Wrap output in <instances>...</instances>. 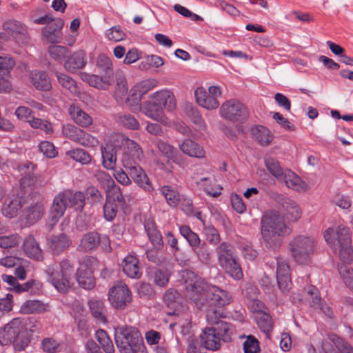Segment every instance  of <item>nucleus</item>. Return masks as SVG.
<instances>
[{
  "label": "nucleus",
  "instance_id": "1",
  "mask_svg": "<svg viewBox=\"0 0 353 353\" xmlns=\"http://www.w3.org/2000/svg\"><path fill=\"white\" fill-rule=\"evenodd\" d=\"M185 295L199 310L204 307L217 305L219 307L230 304L232 296L225 290L211 285L192 271L186 272ZM223 311L221 308L209 309L206 318L212 326L217 325L223 320Z\"/></svg>",
  "mask_w": 353,
  "mask_h": 353
},
{
  "label": "nucleus",
  "instance_id": "2",
  "mask_svg": "<svg viewBox=\"0 0 353 353\" xmlns=\"http://www.w3.org/2000/svg\"><path fill=\"white\" fill-rule=\"evenodd\" d=\"M34 321L32 326L29 327L30 332H34L39 323L33 319H24L21 318L13 319L0 330V345H7L12 343L16 350H23L30 343L28 328L26 327L27 321Z\"/></svg>",
  "mask_w": 353,
  "mask_h": 353
},
{
  "label": "nucleus",
  "instance_id": "3",
  "mask_svg": "<svg viewBox=\"0 0 353 353\" xmlns=\"http://www.w3.org/2000/svg\"><path fill=\"white\" fill-rule=\"evenodd\" d=\"M290 233L278 212H270L261 220V234L266 248L275 250L281 244V236Z\"/></svg>",
  "mask_w": 353,
  "mask_h": 353
},
{
  "label": "nucleus",
  "instance_id": "4",
  "mask_svg": "<svg viewBox=\"0 0 353 353\" xmlns=\"http://www.w3.org/2000/svg\"><path fill=\"white\" fill-rule=\"evenodd\" d=\"M324 239L331 248L345 263L352 260L351 233L349 228L339 225L328 228Z\"/></svg>",
  "mask_w": 353,
  "mask_h": 353
},
{
  "label": "nucleus",
  "instance_id": "5",
  "mask_svg": "<svg viewBox=\"0 0 353 353\" xmlns=\"http://www.w3.org/2000/svg\"><path fill=\"white\" fill-rule=\"evenodd\" d=\"M114 339L121 353H138L145 348L141 332L133 326L121 325L116 327Z\"/></svg>",
  "mask_w": 353,
  "mask_h": 353
},
{
  "label": "nucleus",
  "instance_id": "6",
  "mask_svg": "<svg viewBox=\"0 0 353 353\" xmlns=\"http://www.w3.org/2000/svg\"><path fill=\"white\" fill-rule=\"evenodd\" d=\"M316 245V241L314 237L306 234H300L290 241L289 250L296 263L301 265H308L314 254Z\"/></svg>",
  "mask_w": 353,
  "mask_h": 353
},
{
  "label": "nucleus",
  "instance_id": "7",
  "mask_svg": "<svg viewBox=\"0 0 353 353\" xmlns=\"http://www.w3.org/2000/svg\"><path fill=\"white\" fill-rule=\"evenodd\" d=\"M73 271L68 260H62L59 264L50 265L45 270L48 281L60 292H65L70 288V279Z\"/></svg>",
  "mask_w": 353,
  "mask_h": 353
},
{
  "label": "nucleus",
  "instance_id": "8",
  "mask_svg": "<svg viewBox=\"0 0 353 353\" xmlns=\"http://www.w3.org/2000/svg\"><path fill=\"white\" fill-rule=\"evenodd\" d=\"M219 112L221 117L233 122L243 123L250 115L247 107L236 99L225 101L221 105Z\"/></svg>",
  "mask_w": 353,
  "mask_h": 353
},
{
  "label": "nucleus",
  "instance_id": "9",
  "mask_svg": "<svg viewBox=\"0 0 353 353\" xmlns=\"http://www.w3.org/2000/svg\"><path fill=\"white\" fill-rule=\"evenodd\" d=\"M108 299L114 307L123 309L132 301L131 292L125 283L119 281L110 289Z\"/></svg>",
  "mask_w": 353,
  "mask_h": 353
},
{
  "label": "nucleus",
  "instance_id": "10",
  "mask_svg": "<svg viewBox=\"0 0 353 353\" xmlns=\"http://www.w3.org/2000/svg\"><path fill=\"white\" fill-rule=\"evenodd\" d=\"M140 111L147 117L164 125H168L170 123L165 112L154 99L149 98L143 101L140 105Z\"/></svg>",
  "mask_w": 353,
  "mask_h": 353
},
{
  "label": "nucleus",
  "instance_id": "11",
  "mask_svg": "<svg viewBox=\"0 0 353 353\" xmlns=\"http://www.w3.org/2000/svg\"><path fill=\"white\" fill-rule=\"evenodd\" d=\"M149 98L156 100L164 112H173L176 108L175 95L170 90L163 89L157 91L151 94Z\"/></svg>",
  "mask_w": 353,
  "mask_h": 353
},
{
  "label": "nucleus",
  "instance_id": "12",
  "mask_svg": "<svg viewBox=\"0 0 353 353\" xmlns=\"http://www.w3.org/2000/svg\"><path fill=\"white\" fill-rule=\"evenodd\" d=\"M276 279L281 291L284 294H288L291 289L292 281L289 265L284 260H277Z\"/></svg>",
  "mask_w": 353,
  "mask_h": 353
},
{
  "label": "nucleus",
  "instance_id": "13",
  "mask_svg": "<svg viewBox=\"0 0 353 353\" xmlns=\"http://www.w3.org/2000/svg\"><path fill=\"white\" fill-rule=\"evenodd\" d=\"M87 64L86 53L83 50H79L66 57L63 68L70 73H75L77 70L83 69Z\"/></svg>",
  "mask_w": 353,
  "mask_h": 353
},
{
  "label": "nucleus",
  "instance_id": "14",
  "mask_svg": "<svg viewBox=\"0 0 353 353\" xmlns=\"http://www.w3.org/2000/svg\"><path fill=\"white\" fill-rule=\"evenodd\" d=\"M71 240L65 234L52 235L47 239V248L53 254L59 255L71 245Z\"/></svg>",
  "mask_w": 353,
  "mask_h": 353
},
{
  "label": "nucleus",
  "instance_id": "15",
  "mask_svg": "<svg viewBox=\"0 0 353 353\" xmlns=\"http://www.w3.org/2000/svg\"><path fill=\"white\" fill-rule=\"evenodd\" d=\"M67 207H68V205L64 192H60L55 196L49 215L52 224L57 223L59 219L63 216Z\"/></svg>",
  "mask_w": 353,
  "mask_h": 353
},
{
  "label": "nucleus",
  "instance_id": "16",
  "mask_svg": "<svg viewBox=\"0 0 353 353\" xmlns=\"http://www.w3.org/2000/svg\"><path fill=\"white\" fill-rule=\"evenodd\" d=\"M44 214V205L41 201L32 200L24 208V216L30 225H33L41 219Z\"/></svg>",
  "mask_w": 353,
  "mask_h": 353
},
{
  "label": "nucleus",
  "instance_id": "17",
  "mask_svg": "<svg viewBox=\"0 0 353 353\" xmlns=\"http://www.w3.org/2000/svg\"><path fill=\"white\" fill-rule=\"evenodd\" d=\"M194 96L198 105L207 110H215L219 105V101L202 87L195 90Z\"/></svg>",
  "mask_w": 353,
  "mask_h": 353
},
{
  "label": "nucleus",
  "instance_id": "18",
  "mask_svg": "<svg viewBox=\"0 0 353 353\" xmlns=\"http://www.w3.org/2000/svg\"><path fill=\"white\" fill-rule=\"evenodd\" d=\"M3 29L9 32L17 40L22 43L28 39V30L26 27L21 22L15 20H8L3 25Z\"/></svg>",
  "mask_w": 353,
  "mask_h": 353
},
{
  "label": "nucleus",
  "instance_id": "19",
  "mask_svg": "<svg viewBox=\"0 0 353 353\" xmlns=\"http://www.w3.org/2000/svg\"><path fill=\"white\" fill-rule=\"evenodd\" d=\"M23 248L25 254L29 258L38 261L43 260L42 250L32 235H29L24 239Z\"/></svg>",
  "mask_w": 353,
  "mask_h": 353
},
{
  "label": "nucleus",
  "instance_id": "20",
  "mask_svg": "<svg viewBox=\"0 0 353 353\" xmlns=\"http://www.w3.org/2000/svg\"><path fill=\"white\" fill-rule=\"evenodd\" d=\"M31 84L37 90L48 91L52 88L50 78L47 73L41 70H32L29 73Z\"/></svg>",
  "mask_w": 353,
  "mask_h": 353
},
{
  "label": "nucleus",
  "instance_id": "21",
  "mask_svg": "<svg viewBox=\"0 0 353 353\" xmlns=\"http://www.w3.org/2000/svg\"><path fill=\"white\" fill-rule=\"evenodd\" d=\"M99 234L100 233L95 231L85 233L77 247L78 251L86 253L96 250L99 247Z\"/></svg>",
  "mask_w": 353,
  "mask_h": 353
},
{
  "label": "nucleus",
  "instance_id": "22",
  "mask_svg": "<svg viewBox=\"0 0 353 353\" xmlns=\"http://www.w3.org/2000/svg\"><path fill=\"white\" fill-rule=\"evenodd\" d=\"M80 77L90 86L100 90H107L114 83V81L101 74H90L85 72L80 73Z\"/></svg>",
  "mask_w": 353,
  "mask_h": 353
},
{
  "label": "nucleus",
  "instance_id": "23",
  "mask_svg": "<svg viewBox=\"0 0 353 353\" xmlns=\"http://www.w3.org/2000/svg\"><path fill=\"white\" fill-rule=\"evenodd\" d=\"M201 345L207 350L215 351L221 347V339L210 327H206L200 335Z\"/></svg>",
  "mask_w": 353,
  "mask_h": 353
},
{
  "label": "nucleus",
  "instance_id": "24",
  "mask_svg": "<svg viewBox=\"0 0 353 353\" xmlns=\"http://www.w3.org/2000/svg\"><path fill=\"white\" fill-rule=\"evenodd\" d=\"M156 145L159 151L168 159V161H172L176 164H180L181 163V155L172 145L161 139H157L156 141Z\"/></svg>",
  "mask_w": 353,
  "mask_h": 353
},
{
  "label": "nucleus",
  "instance_id": "25",
  "mask_svg": "<svg viewBox=\"0 0 353 353\" xmlns=\"http://www.w3.org/2000/svg\"><path fill=\"white\" fill-rule=\"evenodd\" d=\"M35 169V165L32 162L25 163L19 166V170L22 172V174H23V178L21 179L22 182L23 183H27L29 185H44L48 181L46 180H43L38 181L37 178L34 176L33 171Z\"/></svg>",
  "mask_w": 353,
  "mask_h": 353
},
{
  "label": "nucleus",
  "instance_id": "26",
  "mask_svg": "<svg viewBox=\"0 0 353 353\" xmlns=\"http://www.w3.org/2000/svg\"><path fill=\"white\" fill-rule=\"evenodd\" d=\"M54 25L56 26L55 29H52L51 27H45L42 30L43 36L48 41L52 43L61 42L63 37L61 30L64 26V21L60 18H56Z\"/></svg>",
  "mask_w": 353,
  "mask_h": 353
},
{
  "label": "nucleus",
  "instance_id": "27",
  "mask_svg": "<svg viewBox=\"0 0 353 353\" xmlns=\"http://www.w3.org/2000/svg\"><path fill=\"white\" fill-rule=\"evenodd\" d=\"M123 271L130 278L139 279L141 276V272L139 266L138 259L132 256L128 255L123 260Z\"/></svg>",
  "mask_w": 353,
  "mask_h": 353
},
{
  "label": "nucleus",
  "instance_id": "28",
  "mask_svg": "<svg viewBox=\"0 0 353 353\" xmlns=\"http://www.w3.org/2000/svg\"><path fill=\"white\" fill-rule=\"evenodd\" d=\"M179 148L184 154L191 157L201 159L204 158L205 155L203 148L189 139H185L179 145Z\"/></svg>",
  "mask_w": 353,
  "mask_h": 353
},
{
  "label": "nucleus",
  "instance_id": "29",
  "mask_svg": "<svg viewBox=\"0 0 353 353\" xmlns=\"http://www.w3.org/2000/svg\"><path fill=\"white\" fill-rule=\"evenodd\" d=\"M96 66L99 74L114 81V70L111 59L104 54L97 58Z\"/></svg>",
  "mask_w": 353,
  "mask_h": 353
},
{
  "label": "nucleus",
  "instance_id": "30",
  "mask_svg": "<svg viewBox=\"0 0 353 353\" xmlns=\"http://www.w3.org/2000/svg\"><path fill=\"white\" fill-rule=\"evenodd\" d=\"M281 181H283L289 188L296 191H305L308 188L307 184L298 175L290 170L285 171Z\"/></svg>",
  "mask_w": 353,
  "mask_h": 353
},
{
  "label": "nucleus",
  "instance_id": "31",
  "mask_svg": "<svg viewBox=\"0 0 353 353\" xmlns=\"http://www.w3.org/2000/svg\"><path fill=\"white\" fill-rule=\"evenodd\" d=\"M94 176L101 184V188L106 192V194L121 190L120 187L116 185L111 176L105 172L97 170Z\"/></svg>",
  "mask_w": 353,
  "mask_h": 353
},
{
  "label": "nucleus",
  "instance_id": "32",
  "mask_svg": "<svg viewBox=\"0 0 353 353\" xmlns=\"http://www.w3.org/2000/svg\"><path fill=\"white\" fill-rule=\"evenodd\" d=\"M68 111L72 120L81 127L89 126L92 122V118L74 104L70 106Z\"/></svg>",
  "mask_w": 353,
  "mask_h": 353
},
{
  "label": "nucleus",
  "instance_id": "33",
  "mask_svg": "<svg viewBox=\"0 0 353 353\" xmlns=\"http://www.w3.org/2000/svg\"><path fill=\"white\" fill-rule=\"evenodd\" d=\"M88 305L90 311L96 321L99 323H106V309L103 303L100 300H90Z\"/></svg>",
  "mask_w": 353,
  "mask_h": 353
},
{
  "label": "nucleus",
  "instance_id": "34",
  "mask_svg": "<svg viewBox=\"0 0 353 353\" xmlns=\"http://www.w3.org/2000/svg\"><path fill=\"white\" fill-rule=\"evenodd\" d=\"M22 208L21 199L19 197L6 199L2 207V214L8 218L16 216Z\"/></svg>",
  "mask_w": 353,
  "mask_h": 353
},
{
  "label": "nucleus",
  "instance_id": "35",
  "mask_svg": "<svg viewBox=\"0 0 353 353\" xmlns=\"http://www.w3.org/2000/svg\"><path fill=\"white\" fill-rule=\"evenodd\" d=\"M103 165L106 169H113L117 161V150L111 144L107 143L101 147Z\"/></svg>",
  "mask_w": 353,
  "mask_h": 353
},
{
  "label": "nucleus",
  "instance_id": "36",
  "mask_svg": "<svg viewBox=\"0 0 353 353\" xmlns=\"http://www.w3.org/2000/svg\"><path fill=\"white\" fill-rule=\"evenodd\" d=\"M216 253L220 266L235 258L232 246L226 242H223L217 246Z\"/></svg>",
  "mask_w": 353,
  "mask_h": 353
},
{
  "label": "nucleus",
  "instance_id": "37",
  "mask_svg": "<svg viewBox=\"0 0 353 353\" xmlns=\"http://www.w3.org/2000/svg\"><path fill=\"white\" fill-rule=\"evenodd\" d=\"M252 134L255 140L262 146H268L272 142L273 135L263 125H257L252 129Z\"/></svg>",
  "mask_w": 353,
  "mask_h": 353
},
{
  "label": "nucleus",
  "instance_id": "38",
  "mask_svg": "<svg viewBox=\"0 0 353 353\" xmlns=\"http://www.w3.org/2000/svg\"><path fill=\"white\" fill-rule=\"evenodd\" d=\"M148 238L157 250H161L163 247V242L161 234L157 230L153 222H148L145 225Z\"/></svg>",
  "mask_w": 353,
  "mask_h": 353
},
{
  "label": "nucleus",
  "instance_id": "39",
  "mask_svg": "<svg viewBox=\"0 0 353 353\" xmlns=\"http://www.w3.org/2000/svg\"><path fill=\"white\" fill-rule=\"evenodd\" d=\"M54 74L57 78L59 83L63 88L68 90L70 92L75 95L80 93L79 88L78 87L76 81L72 77L60 72H55Z\"/></svg>",
  "mask_w": 353,
  "mask_h": 353
},
{
  "label": "nucleus",
  "instance_id": "40",
  "mask_svg": "<svg viewBox=\"0 0 353 353\" xmlns=\"http://www.w3.org/2000/svg\"><path fill=\"white\" fill-rule=\"evenodd\" d=\"M149 279L159 287H164L169 281L170 274L168 270L154 268L148 272Z\"/></svg>",
  "mask_w": 353,
  "mask_h": 353
},
{
  "label": "nucleus",
  "instance_id": "41",
  "mask_svg": "<svg viewBox=\"0 0 353 353\" xmlns=\"http://www.w3.org/2000/svg\"><path fill=\"white\" fill-rule=\"evenodd\" d=\"M68 207L76 210H82L85 205V196L82 192H72L70 190L64 191Z\"/></svg>",
  "mask_w": 353,
  "mask_h": 353
},
{
  "label": "nucleus",
  "instance_id": "42",
  "mask_svg": "<svg viewBox=\"0 0 353 353\" xmlns=\"http://www.w3.org/2000/svg\"><path fill=\"white\" fill-rule=\"evenodd\" d=\"M139 161L132 160L130 155L128 154H125L122 158L123 165L128 170L129 175L133 180L145 172L139 165Z\"/></svg>",
  "mask_w": 353,
  "mask_h": 353
},
{
  "label": "nucleus",
  "instance_id": "43",
  "mask_svg": "<svg viewBox=\"0 0 353 353\" xmlns=\"http://www.w3.org/2000/svg\"><path fill=\"white\" fill-rule=\"evenodd\" d=\"M286 213V217L292 221H297L301 216L302 212L299 204L294 200L288 199L282 206Z\"/></svg>",
  "mask_w": 353,
  "mask_h": 353
},
{
  "label": "nucleus",
  "instance_id": "44",
  "mask_svg": "<svg viewBox=\"0 0 353 353\" xmlns=\"http://www.w3.org/2000/svg\"><path fill=\"white\" fill-rule=\"evenodd\" d=\"M46 310V305L42 301L39 300H28L21 305L20 312L24 314H29L43 312Z\"/></svg>",
  "mask_w": 353,
  "mask_h": 353
},
{
  "label": "nucleus",
  "instance_id": "45",
  "mask_svg": "<svg viewBox=\"0 0 353 353\" xmlns=\"http://www.w3.org/2000/svg\"><path fill=\"white\" fill-rule=\"evenodd\" d=\"M221 267L232 279L240 280L243 278V274L241 267L236 258L221 265Z\"/></svg>",
  "mask_w": 353,
  "mask_h": 353
},
{
  "label": "nucleus",
  "instance_id": "46",
  "mask_svg": "<svg viewBox=\"0 0 353 353\" xmlns=\"http://www.w3.org/2000/svg\"><path fill=\"white\" fill-rule=\"evenodd\" d=\"M115 120L119 125L132 130H138L140 126L136 118L129 113H119L115 115Z\"/></svg>",
  "mask_w": 353,
  "mask_h": 353
},
{
  "label": "nucleus",
  "instance_id": "47",
  "mask_svg": "<svg viewBox=\"0 0 353 353\" xmlns=\"http://www.w3.org/2000/svg\"><path fill=\"white\" fill-rule=\"evenodd\" d=\"M110 200L111 201V205L116 212H118L119 210H124L126 207V203L123 196L121 190L114 191L111 193L106 194L105 203H108Z\"/></svg>",
  "mask_w": 353,
  "mask_h": 353
},
{
  "label": "nucleus",
  "instance_id": "48",
  "mask_svg": "<svg viewBox=\"0 0 353 353\" xmlns=\"http://www.w3.org/2000/svg\"><path fill=\"white\" fill-rule=\"evenodd\" d=\"M161 194L165 197L167 203L172 208L179 204L181 198L179 193L169 185H164L160 189Z\"/></svg>",
  "mask_w": 353,
  "mask_h": 353
},
{
  "label": "nucleus",
  "instance_id": "49",
  "mask_svg": "<svg viewBox=\"0 0 353 353\" xmlns=\"http://www.w3.org/2000/svg\"><path fill=\"white\" fill-rule=\"evenodd\" d=\"M214 330L216 336L222 339L223 341L227 342L230 339V335L233 333V327L231 324L223 321L214 326H211Z\"/></svg>",
  "mask_w": 353,
  "mask_h": 353
},
{
  "label": "nucleus",
  "instance_id": "50",
  "mask_svg": "<svg viewBox=\"0 0 353 353\" xmlns=\"http://www.w3.org/2000/svg\"><path fill=\"white\" fill-rule=\"evenodd\" d=\"M254 318L263 332L268 333L272 330V318L269 314L265 312H259L254 316Z\"/></svg>",
  "mask_w": 353,
  "mask_h": 353
},
{
  "label": "nucleus",
  "instance_id": "51",
  "mask_svg": "<svg viewBox=\"0 0 353 353\" xmlns=\"http://www.w3.org/2000/svg\"><path fill=\"white\" fill-rule=\"evenodd\" d=\"M264 163L268 170L274 176H275L279 180L283 179L285 171H283L279 162L276 159L272 157H268L265 159Z\"/></svg>",
  "mask_w": 353,
  "mask_h": 353
},
{
  "label": "nucleus",
  "instance_id": "52",
  "mask_svg": "<svg viewBox=\"0 0 353 353\" xmlns=\"http://www.w3.org/2000/svg\"><path fill=\"white\" fill-rule=\"evenodd\" d=\"M95 336L105 352L113 353L114 352L113 343L105 330H98L96 332Z\"/></svg>",
  "mask_w": 353,
  "mask_h": 353
},
{
  "label": "nucleus",
  "instance_id": "53",
  "mask_svg": "<svg viewBox=\"0 0 353 353\" xmlns=\"http://www.w3.org/2000/svg\"><path fill=\"white\" fill-rule=\"evenodd\" d=\"M77 279L79 285L85 290H91L95 284L93 274L89 271L85 272L77 270Z\"/></svg>",
  "mask_w": 353,
  "mask_h": 353
},
{
  "label": "nucleus",
  "instance_id": "54",
  "mask_svg": "<svg viewBox=\"0 0 353 353\" xmlns=\"http://www.w3.org/2000/svg\"><path fill=\"white\" fill-rule=\"evenodd\" d=\"M180 234L188 242L190 246L193 248L201 243V241L196 232H193L188 225H181L179 228Z\"/></svg>",
  "mask_w": 353,
  "mask_h": 353
},
{
  "label": "nucleus",
  "instance_id": "55",
  "mask_svg": "<svg viewBox=\"0 0 353 353\" xmlns=\"http://www.w3.org/2000/svg\"><path fill=\"white\" fill-rule=\"evenodd\" d=\"M158 85V81L154 79H148L137 83L133 90L139 92V97L136 98L137 101L141 100L142 96L151 90Z\"/></svg>",
  "mask_w": 353,
  "mask_h": 353
},
{
  "label": "nucleus",
  "instance_id": "56",
  "mask_svg": "<svg viewBox=\"0 0 353 353\" xmlns=\"http://www.w3.org/2000/svg\"><path fill=\"white\" fill-rule=\"evenodd\" d=\"M192 250L202 263L208 264L210 263V252L208 245L205 242L201 243L197 246L192 248Z\"/></svg>",
  "mask_w": 353,
  "mask_h": 353
},
{
  "label": "nucleus",
  "instance_id": "57",
  "mask_svg": "<svg viewBox=\"0 0 353 353\" xmlns=\"http://www.w3.org/2000/svg\"><path fill=\"white\" fill-rule=\"evenodd\" d=\"M125 145L127 151L124 152L123 156L126 154L130 155L131 159L134 161H140L143 157V151L140 146L134 141L129 139H125Z\"/></svg>",
  "mask_w": 353,
  "mask_h": 353
},
{
  "label": "nucleus",
  "instance_id": "58",
  "mask_svg": "<svg viewBox=\"0 0 353 353\" xmlns=\"http://www.w3.org/2000/svg\"><path fill=\"white\" fill-rule=\"evenodd\" d=\"M214 179L210 177H203L196 181L197 185L199 188L202 189L208 195L212 196L213 197H217L221 194L220 189L218 190H214L212 185L214 183Z\"/></svg>",
  "mask_w": 353,
  "mask_h": 353
},
{
  "label": "nucleus",
  "instance_id": "59",
  "mask_svg": "<svg viewBox=\"0 0 353 353\" xmlns=\"http://www.w3.org/2000/svg\"><path fill=\"white\" fill-rule=\"evenodd\" d=\"M66 154L73 160L83 164H87L91 161V157L90 154L81 148L69 150L66 152Z\"/></svg>",
  "mask_w": 353,
  "mask_h": 353
},
{
  "label": "nucleus",
  "instance_id": "60",
  "mask_svg": "<svg viewBox=\"0 0 353 353\" xmlns=\"http://www.w3.org/2000/svg\"><path fill=\"white\" fill-rule=\"evenodd\" d=\"M329 339L341 353H353V347L336 334H330Z\"/></svg>",
  "mask_w": 353,
  "mask_h": 353
},
{
  "label": "nucleus",
  "instance_id": "61",
  "mask_svg": "<svg viewBox=\"0 0 353 353\" xmlns=\"http://www.w3.org/2000/svg\"><path fill=\"white\" fill-rule=\"evenodd\" d=\"M75 142L85 147H94L99 143L96 137L83 130H81Z\"/></svg>",
  "mask_w": 353,
  "mask_h": 353
},
{
  "label": "nucleus",
  "instance_id": "62",
  "mask_svg": "<svg viewBox=\"0 0 353 353\" xmlns=\"http://www.w3.org/2000/svg\"><path fill=\"white\" fill-rule=\"evenodd\" d=\"M48 53L51 58L56 61H62L65 59L69 53V50L61 46H51L48 48Z\"/></svg>",
  "mask_w": 353,
  "mask_h": 353
},
{
  "label": "nucleus",
  "instance_id": "63",
  "mask_svg": "<svg viewBox=\"0 0 353 353\" xmlns=\"http://www.w3.org/2000/svg\"><path fill=\"white\" fill-rule=\"evenodd\" d=\"M339 272L345 284L353 290V269L347 265H341Z\"/></svg>",
  "mask_w": 353,
  "mask_h": 353
},
{
  "label": "nucleus",
  "instance_id": "64",
  "mask_svg": "<svg viewBox=\"0 0 353 353\" xmlns=\"http://www.w3.org/2000/svg\"><path fill=\"white\" fill-rule=\"evenodd\" d=\"M40 152L47 158L55 157L58 152L54 144L48 141H41L38 145Z\"/></svg>",
  "mask_w": 353,
  "mask_h": 353
}]
</instances>
